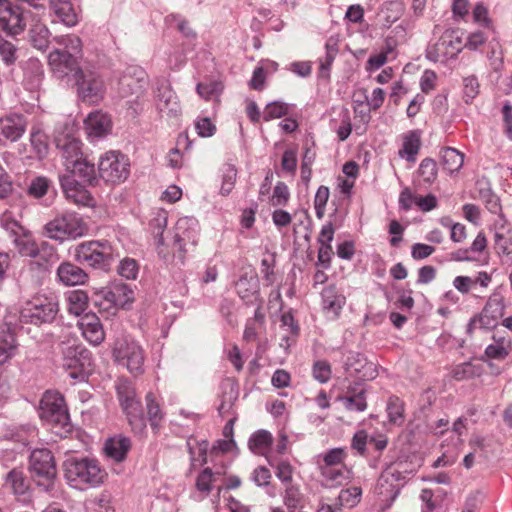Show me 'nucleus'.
Masks as SVG:
<instances>
[{"instance_id": "nucleus-1", "label": "nucleus", "mask_w": 512, "mask_h": 512, "mask_svg": "<svg viewBox=\"0 0 512 512\" xmlns=\"http://www.w3.org/2000/svg\"><path fill=\"white\" fill-rule=\"evenodd\" d=\"M65 478L71 486L87 489L102 485L107 471L94 458H70L64 462Z\"/></svg>"}, {"instance_id": "nucleus-2", "label": "nucleus", "mask_w": 512, "mask_h": 512, "mask_svg": "<svg viewBox=\"0 0 512 512\" xmlns=\"http://www.w3.org/2000/svg\"><path fill=\"white\" fill-rule=\"evenodd\" d=\"M39 416L55 434L64 437L71 431V421L64 397L56 391H46L40 401Z\"/></svg>"}, {"instance_id": "nucleus-3", "label": "nucleus", "mask_w": 512, "mask_h": 512, "mask_svg": "<svg viewBox=\"0 0 512 512\" xmlns=\"http://www.w3.org/2000/svg\"><path fill=\"white\" fill-rule=\"evenodd\" d=\"M58 311V299L54 294L37 293L24 303L20 310V317L26 323L40 325L51 323Z\"/></svg>"}, {"instance_id": "nucleus-4", "label": "nucleus", "mask_w": 512, "mask_h": 512, "mask_svg": "<svg viewBox=\"0 0 512 512\" xmlns=\"http://www.w3.org/2000/svg\"><path fill=\"white\" fill-rule=\"evenodd\" d=\"M116 392L129 425L134 433L141 434L146 427V421L134 385L127 379H119L116 383Z\"/></svg>"}, {"instance_id": "nucleus-5", "label": "nucleus", "mask_w": 512, "mask_h": 512, "mask_svg": "<svg viewBox=\"0 0 512 512\" xmlns=\"http://www.w3.org/2000/svg\"><path fill=\"white\" fill-rule=\"evenodd\" d=\"M29 470L32 479L45 491H50L54 486L57 469L54 456L48 449H35L29 458Z\"/></svg>"}, {"instance_id": "nucleus-6", "label": "nucleus", "mask_w": 512, "mask_h": 512, "mask_svg": "<svg viewBox=\"0 0 512 512\" xmlns=\"http://www.w3.org/2000/svg\"><path fill=\"white\" fill-rule=\"evenodd\" d=\"M74 258L80 264L107 269L113 260V249L108 241L83 242L76 246Z\"/></svg>"}, {"instance_id": "nucleus-7", "label": "nucleus", "mask_w": 512, "mask_h": 512, "mask_svg": "<svg viewBox=\"0 0 512 512\" xmlns=\"http://www.w3.org/2000/svg\"><path fill=\"white\" fill-rule=\"evenodd\" d=\"M404 483L405 477L397 467L390 465L383 470L375 487V493L380 499L379 512L391 507Z\"/></svg>"}, {"instance_id": "nucleus-8", "label": "nucleus", "mask_w": 512, "mask_h": 512, "mask_svg": "<svg viewBox=\"0 0 512 512\" xmlns=\"http://www.w3.org/2000/svg\"><path fill=\"white\" fill-rule=\"evenodd\" d=\"M98 171L99 177L106 183L119 184L128 178L130 162L123 153L108 151L100 157Z\"/></svg>"}, {"instance_id": "nucleus-9", "label": "nucleus", "mask_w": 512, "mask_h": 512, "mask_svg": "<svg viewBox=\"0 0 512 512\" xmlns=\"http://www.w3.org/2000/svg\"><path fill=\"white\" fill-rule=\"evenodd\" d=\"M79 98L88 104L100 103L106 92L105 84L101 76L92 70H77L75 77Z\"/></svg>"}, {"instance_id": "nucleus-10", "label": "nucleus", "mask_w": 512, "mask_h": 512, "mask_svg": "<svg viewBox=\"0 0 512 512\" xmlns=\"http://www.w3.org/2000/svg\"><path fill=\"white\" fill-rule=\"evenodd\" d=\"M45 232L51 239L63 241L67 238L81 237L86 226L75 214H65L56 217L45 225Z\"/></svg>"}, {"instance_id": "nucleus-11", "label": "nucleus", "mask_w": 512, "mask_h": 512, "mask_svg": "<svg viewBox=\"0 0 512 512\" xmlns=\"http://www.w3.org/2000/svg\"><path fill=\"white\" fill-rule=\"evenodd\" d=\"M113 354L118 364L130 373L141 374L144 365L143 349L133 340L119 339L115 342Z\"/></svg>"}, {"instance_id": "nucleus-12", "label": "nucleus", "mask_w": 512, "mask_h": 512, "mask_svg": "<svg viewBox=\"0 0 512 512\" xmlns=\"http://www.w3.org/2000/svg\"><path fill=\"white\" fill-rule=\"evenodd\" d=\"M23 9L9 0H0V29L9 35H19L25 30Z\"/></svg>"}, {"instance_id": "nucleus-13", "label": "nucleus", "mask_w": 512, "mask_h": 512, "mask_svg": "<svg viewBox=\"0 0 512 512\" xmlns=\"http://www.w3.org/2000/svg\"><path fill=\"white\" fill-rule=\"evenodd\" d=\"M146 72L140 67H129L119 79V94L123 98L139 97L147 86Z\"/></svg>"}, {"instance_id": "nucleus-14", "label": "nucleus", "mask_w": 512, "mask_h": 512, "mask_svg": "<svg viewBox=\"0 0 512 512\" xmlns=\"http://www.w3.org/2000/svg\"><path fill=\"white\" fill-rule=\"evenodd\" d=\"M504 298L500 294H492L486 305L484 306L479 317L473 318L469 324V330L476 322L485 329L493 328L497 325L498 320L504 315Z\"/></svg>"}, {"instance_id": "nucleus-15", "label": "nucleus", "mask_w": 512, "mask_h": 512, "mask_svg": "<svg viewBox=\"0 0 512 512\" xmlns=\"http://www.w3.org/2000/svg\"><path fill=\"white\" fill-rule=\"evenodd\" d=\"M60 184L66 198L77 205L92 206L94 199L90 192L72 175H61Z\"/></svg>"}, {"instance_id": "nucleus-16", "label": "nucleus", "mask_w": 512, "mask_h": 512, "mask_svg": "<svg viewBox=\"0 0 512 512\" xmlns=\"http://www.w3.org/2000/svg\"><path fill=\"white\" fill-rule=\"evenodd\" d=\"M48 62L53 72L59 77L66 76L72 72L75 73L76 77L77 70H82L79 67L76 55L72 54L70 51L55 49L50 52Z\"/></svg>"}, {"instance_id": "nucleus-17", "label": "nucleus", "mask_w": 512, "mask_h": 512, "mask_svg": "<svg viewBox=\"0 0 512 512\" xmlns=\"http://www.w3.org/2000/svg\"><path fill=\"white\" fill-rule=\"evenodd\" d=\"M156 97L157 108L160 113L165 114L168 117H176L180 114L181 106L176 94L172 91L168 82L163 81L158 85Z\"/></svg>"}, {"instance_id": "nucleus-18", "label": "nucleus", "mask_w": 512, "mask_h": 512, "mask_svg": "<svg viewBox=\"0 0 512 512\" xmlns=\"http://www.w3.org/2000/svg\"><path fill=\"white\" fill-rule=\"evenodd\" d=\"M27 121L23 115L11 114L0 118V133L11 142L19 140L26 131Z\"/></svg>"}, {"instance_id": "nucleus-19", "label": "nucleus", "mask_w": 512, "mask_h": 512, "mask_svg": "<svg viewBox=\"0 0 512 512\" xmlns=\"http://www.w3.org/2000/svg\"><path fill=\"white\" fill-rule=\"evenodd\" d=\"M197 226V221L192 218L184 217L177 221L174 243L178 245L179 250H183L187 243H197Z\"/></svg>"}, {"instance_id": "nucleus-20", "label": "nucleus", "mask_w": 512, "mask_h": 512, "mask_svg": "<svg viewBox=\"0 0 512 512\" xmlns=\"http://www.w3.org/2000/svg\"><path fill=\"white\" fill-rule=\"evenodd\" d=\"M494 248L504 264L512 266V229L502 225L494 234Z\"/></svg>"}, {"instance_id": "nucleus-21", "label": "nucleus", "mask_w": 512, "mask_h": 512, "mask_svg": "<svg viewBox=\"0 0 512 512\" xmlns=\"http://www.w3.org/2000/svg\"><path fill=\"white\" fill-rule=\"evenodd\" d=\"M82 335L92 344L99 345L104 340V331L95 314H85L79 321Z\"/></svg>"}, {"instance_id": "nucleus-22", "label": "nucleus", "mask_w": 512, "mask_h": 512, "mask_svg": "<svg viewBox=\"0 0 512 512\" xmlns=\"http://www.w3.org/2000/svg\"><path fill=\"white\" fill-rule=\"evenodd\" d=\"M345 370L351 376H357L359 379L373 377V365L368 363L365 356L360 353H350L345 361Z\"/></svg>"}, {"instance_id": "nucleus-23", "label": "nucleus", "mask_w": 512, "mask_h": 512, "mask_svg": "<svg viewBox=\"0 0 512 512\" xmlns=\"http://www.w3.org/2000/svg\"><path fill=\"white\" fill-rule=\"evenodd\" d=\"M57 148L61 151L66 169L83 158L81 142L75 138L64 137L56 140Z\"/></svg>"}, {"instance_id": "nucleus-24", "label": "nucleus", "mask_w": 512, "mask_h": 512, "mask_svg": "<svg viewBox=\"0 0 512 512\" xmlns=\"http://www.w3.org/2000/svg\"><path fill=\"white\" fill-rule=\"evenodd\" d=\"M59 280L67 286H75L84 284L87 279V273L79 266L64 262L57 269Z\"/></svg>"}, {"instance_id": "nucleus-25", "label": "nucleus", "mask_w": 512, "mask_h": 512, "mask_svg": "<svg viewBox=\"0 0 512 512\" xmlns=\"http://www.w3.org/2000/svg\"><path fill=\"white\" fill-rule=\"evenodd\" d=\"M131 448V441L128 437L117 435L109 438L104 446L105 454L115 462H122L126 459L127 453Z\"/></svg>"}, {"instance_id": "nucleus-26", "label": "nucleus", "mask_w": 512, "mask_h": 512, "mask_svg": "<svg viewBox=\"0 0 512 512\" xmlns=\"http://www.w3.org/2000/svg\"><path fill=\"white\" fill-rule=\"evenodd\" d=\"M323 309L332 314L334 318L338 317L346 299L337 291L335 285H329L323 289L322 293Z\"/></svg>"}, {"instance_id": "nucleus-27", "label": "nucleus", "mask_w": 512, "mask_h": 512, "mask_svg": "<svg viewBox=\"0 0 512 512\" xmlns=\"http://www.w3.org/2000/svg\"><path fill=\"white\" fill-rule=\"evenodd\" d=\"M104 298L113 306L123 308L134 301V292L127 284L117 283L110 287Z\"/></svg>"}, {"instance_id": "nucleus-28", "label": "nucleus", "mask_w": 512, "mask_h": 512, "mask_svg": "<svg viewBox=\"0 0 512 512\" xmlns=\"http://www.w3.org/2000/svg\"><path fill=\"white\" fill-rule=\"evenodd\" d=\"M236 291L246 304H256L261 299L259 294V281L256 277L242 276L236 282Z\"/></svg>"}, {"instance_id": "nucleus-29", "label": "nucleus", "mask_w": 512, "mask_h": 512, "mask_svg": "<svg viewBox=\"0 0 512 512\" xmlns=\"http://www.w3.org/2000/svg\"><path fill=\"white\" fill-rule=\"evenodd\" d=\"M111 121L108 115L102 112H93L85 120V128L90 137H102L110 129Z\"/></svg>"}, {"instance_id": "nucleus-30", "label": "nucleus", "mask_w": 512, "mask_h": 512, "mask_svg": "<svg viewBox=\"0 0 512 512\" xmlns=\"http://www.w3.org/2000/svg\"><path fill=\"white\" fill-rule=\"evenodd\" d=\"M5 485L14 495H25L30 490V481L24 471L14 468L9 471L5 478Z\"/></svg>"}, {"instance_id": "nucleus-31", "label": "nucleus", "mask_w": 512, "mask_h": 512, "mask_svg": "<svg viewBox=\"0 0 512 512\" xmlns=\"http://www.w3.org/2000/svg\"><path fill=\"white\" fill-rule=\"evenodd\" d=\"M66 171L69 173L68 175H72L74 178L78 176L90 185H95L98 182L94 164L89 163L84 158L69 166Z\"/></svg>"}, {"instance_id": "nucleus-32", "label": "nucleus", "mask_w": 512, "mask_h": 512, "mask_svg": "<svg viewBox=\"0 0 512 512\" xmlns=\"http://www.w3.org/2000/svg\"><path fill=\"white\" fill-rule=\"evenodd\" d=\"M64 357V366L67 368H77L84 366V360L88 358L89 352L79 345H64L62 348Z\"/></svg>"}, {"instance_id": "nucleus-33", "label": "nucleus", "mask_w": 512, "mask_h": 512, "mask_svg": "<svg viewBox=\"0 0 512 512\" xmlns=\"http://www.w3.org/2000/svg\"><path fill=\"white\" fill-rule=\"evenodd\" d=\"M50 8L57 17L67 26H74L77 23V16L70 0H49Z\"/></svg>"}, {"instance_id": "nucleus-34", "label": "nucleus", "mask_w": 512, "mask_h": 512, "mask_svg": "<svg viewBox=\"0 0 512 512\" xmlns=\"http://www.w3.org/2000/svg\"><path fill=\"white\" fill-rule=\"evenodd\" d=\"M320 471L327 487L342 485L348 478V470L345 466H320Z\"/></svg>"}, {"instance_id": "nucleus-35", "label": "nucleus", "mask_w": 512, "mask_h": 512, "mask_svg": "<svg viewBox=\"0 0 512 512\" xmlns=\"http://www.w3.org/2000/svg\"><path fill=\"white\" fill-rule=\"evenodd\" d=\"M420 146L421 140L419 133L417 131H410L404 136L402 149L399 151V155L401 157H406L409 162H415Z\"/></svg>"}, {"instance_id": "nucleus-36", "label": "nucleus", "mask_w": 512, "mask_h": 512, "mask_svg": "<svg viewBox=\"0 0 512 512\" xmlns=\"http://www.w3.org/2000/svg\"><path fill=\"white\" fill-rule=\"evenodd\" d=\"M442 165L449 173L457 172L464 163V154L455 148L446 147L441 152Z\"/></svg>"}, {"instance_id": "nucleus-37", "label": "nucleus", "mask_w": 512, "mask_h": 512, "mask_svg": "<svg viewBox=\"0 0 512 512\" xmlns=\"http://www.w3.org/2000/svg\"><path fill=\"white\" fill-rule=\"evenodd\" d=\"M452 43V35L445 34L435 45L428 48L427 58L435 62L446 61L449 59V45Z\"/></svg>"}, {"instance_id": "nucleus-38", "label": "nucleus", "mask_w": 512, "mask_h": 512, "mask_svg": "<svg viewBox=\"0 0 512 512\" xmlns=\"http://www.w3.org/2000/svg\"><path fill=\"white\" fill-rule=\"evenodd\" d=\"M338 39L330 37L325 44V56L320 59V71L322 75L329 76L331 65L339 52Z\"/></svg>"}, {"instance_id": "nucleus-39", "label": "nucleus", "mask_w": 512, "mask_h": 512, "mask_svg": "<svg viewBox=\"0 0 512 512\" xmlns=\"http://www.w3.org/2000/svg\"><path fill=\"white\" fill-rule=\"evenodd\" d=\"M17 350L15 335L10 332H3L0 336V364L13 357Z\"/></svg>"}, {"instance_id": "nucleus-40", "label": "nucleus", "mask_w": 512, "mask_h": 512, "mask_svg": "<svg viewBox=\"0 0 512 512\" xmlns=\"http://www.w3.org/2000/svg\"><path fill=\"white\" fill-rule=\"evenodd\" d=\"M223 392L221 396V403L218 406V411L221 415L227 414L234 402L238 397V392L234 383L226 382L222 386Z\"/></svg>"}, {"instance_id": "nucleus-41", "label": "nucleus", "mask_w": 512, "mask_h": 512, "mask_svg": "<svg viewBox=\"0 0 512 512\" xmlns=\"http://www.w3.org/2000/svg\"><path fill=\"white\" fill-rule=\"evenodd\" d=\"M88 296L82 290L70 292L68 296V311L75 316L81 315L87 308Z\"/></svg>"}, {"instance_id": "nucleus-42", "label": "nucleus", "mask_w": 512, "mask_h": 512, "mask_svg": "<svg viewBox=\"0 0 512 512\" xmlns=\"http://www.w3.org/2000/svg\"><path fill=\"white\" fill-rule=\"evenodd\" d=\"M404 12V6L399 1H390L384 4L381 9V15L383 17L384 24L390 27L395 23Z\"/></svg>"}, {"instance_id": "nucleus-43", "label": "nucleus", "mask_w": 512, "mask_h": 512, "mask_svg": "<svg viewBox=\"0 0 512 512\" xmlns=\"http://www.w3.org/2000/svg\"><path fill=\"white\" fill-rule=\"evenodd\" d=\"M50 31L41 24H35L30 30V38L33 46L39 50H45L48 47Z\"/></svg>"}, {"instance_id": "nucleus-44", "label": "nucleus", "mask_w": 512, "mask_h": 512, "mask_svg": "<svg viewBox=\"0 0 512 512\" xmlns=\"http://www.w3.org/2000/svg\"><path fill=\"white\" fill-rule=\"evenodd\" d=\"M53 40L60 45L61 50L70 51L72 54H80L82 51L81 39L73 34L55 36Z\"/></svg>"}, {"instance_id": "nucleus-45", "label": "nucleus", "mask_w": 512, "mask_h": 512, "mask_svg": "<svg viewBox=\"0 0 512 512\" xmlns=\"http://www.w3.org/2000/svg\"><path fill=\"white\" fill-rule=\"evenodd\" d=\"M418 173L422 177L423 181L431 184L437 179L438 167L437 163L432 158H425L421 161Z\"/></svg>"}, {"instance_id": "nucleus-46", "label": "nucleus", "mask_w": 512, "mask_h": 512, "mask_svg": "<svg viewBox=\"0 0 512 512\" xmlns=\"http://www.w3.org/2000/svg\"><path fill=\"white\" fill-rule=\"evenodd\" d=\"M479 374V369L470 362L456 365L451 371L452 377L457 381L468 380Z\"/></svg>"}, {"instance_id": "nucleus-47", "label": "nucleus", "mask_w": 512, "mask_h": 512, "mask_svg": "<svg viewBox=\"0 0 512 512\" xmlns=\"http://www.w3.org/2000/svg\"><path fill=\"white\" fill-rule=\"evenodd\" d=\"M404 405L403 402L395 396H392L388 400L387 413L389 421L394 424H400L403 421Z\"/></svg>"}, {"instance_id": "nucleus-48", "label": "nucleus", "mask_w": 512, "mask_h": 512, "mask_svg": "<svg viewBox=\"0 0 512 512\" xmlns=\"http://www.w3.org/2000/svg\"><path fill=\"white\" fill-rule=\"evenodd\" d=\"M2 227L14 238L25 235V229L13 218L10 212H5L0 218Z\"/></svg>"}, {"instance_id": "nucleus-49", "label": "nucleus", "mask_w": 512, "mask_h": 512, "mask_svg": "<svg viewBox=\"0 0 512 512\" xmlns=\"http://www.w3.org/2000/svg\"><path fill=\"white\" fill-rule=\"evenodd\" d=\"M509 354V343L504 339L495 341L485 349V355L490 359L503 360Z\"/></svg>"}, {"instance_id": "nucleus-50", "label": "nucleus", "mask_w": 512, "mask_h": 512, "mask_svg": "<svg viewBox=\"0 0 512 512\" xmlns=\"http://www.w3.org/2000/svg\"><path fill=\"white\" fill-rule=\"evenodd\" d=\"M146 407L151 426L156 428L159 421L162 419V414L159 404L156 402L155 396L151 392L146 395Z\"/></svg>"}, {"instance_id": "nucleus-51", "label": "nucleus", "mask_w": 512, "mask_h": 512, "mask_svg": "<svg viewBox=\"0 0 512 512\" xmlns=\"http://www.w3.org/2000/svg\"><path fill=\"white\" fill-rule=\"evenodd\" d=\"M362 490L360 487H351L341 490L338 496L340 505L354 507L360 501Z\"/></svg>"}, {"instance_id": "nucleus-52", "label": "nucleus", "mask_w": 512, "mask_h": 512, "mask_svg": "<svg viewBox=\"0 0 512 512\" xmlns=\"http://www.w3.org/2000/svg\"><path fill=\"white\" fill-rule=\"evenodd\" d=\"M301 501L302 494L299 488L292 484H288L286 486L284 494V504L286 505V507L290 511H293L300 506Z\"/></svg>"}, {"instance_id": "nucleus-53", "label": "nucleus", "mask_w": 512, "mask_h": 512, "mask_svg": "<svg viewBox=\"0 0 512 512\" xmlns=\"http://www.w3.org/2000/svg\"><path fill=\"white\" fill-rule=\"evenodd\" d=\"M272 443V436L265 430L256 432L249 440V447L253 451H261Z\"/></svg>"}, {"instance_id": "nucleus-54", "label": "nucleus", "mask_w": 512, "mask_h": 512, "mask_svg": "<svg viewBox=\"0 0 512 512\" xmlns=\"http://www.w3.org/2000/svg\"><path fill=\"white\" fill-rule=\"evenodd\" d=\"M237 178V170L234 166L228 165L223 173L222 184L220 188V193L223 196H227L231 193L235 186Z\"/></svg>"}, {"instance_id": "nucleus-55", "label": "nucleus", "mask_w": 512, "mask_h": 512, "mask_svg": "<svg viewBox=\"0 0 512 512\" xmlns=\"http://www.w3.org/2000/svg\"><path fill=\"white\" fill-rule=\"evenodd\" d=\"M16 46L0 36V56L6 65H12L17 59Z\"/></svg>"}, {"instance_id": "nucleus-56", "label": "nucleus", "mask_w": 512, "mask_h": 512, "mask_svg": "<svg viewBox=\"0 0 512 512\" xmlns=\"http://www.w3.org/2000/svg\"><path fill=\"white\" fill-rule=\"evenodd\" d=\"M337 401L342 402L348 411L362 412L367 408L366 397L338 396Z\"/></svg>"}, {"instance_id": "nucleus-57", "label": "nucleus", "mask_w": 512, "mask_h": 512, "mask_svg": "<svg viewBox=\"0 0 512 512\" xmlns=\"http://www.w3.org/2000/svg\"><path fill=\"white\" fill-rule=\"evenodd\" d=\"M288 113V105L283 102H272L268 104L263 112V119L269 121L274 118H280Z\"/></svg>"}, {"instance_id": "nucleus-58", "label": "nucleus", "mask_w": 512, "mask_h": 512, "mask_svg": "<svg viewBox=\"0 0 512 512\" xmlns=\"http://www.w3.org/2000/svg\"><path fill=\"white\" fill-rule=\"evenodd\" d=\"M30 142L35 152L39 156H43L47 152V136L41 130H32L30 136Z\"/></svg>"}, {"instance_id": "nucleus-59", "label": "nucleus", "mask_w": 512, "mask_h": 512, "mask_svg": "<svg viewBox=\"0 0 512 512\" xmlns=\"http://www.w3.org/2000/svg\"><path fill=\"white\" fill-rule=\"evenodd\" d=\"M329 188L326 186H320L316 192L314 199V208L316 216L322 218L325 213V206L329 199Z\"/></svg>"}, {"instance_id": "nucleus-60", "label": "nucleus", "mask_w": 512, "mask_h": 512, "mask_svg": "<svg viewBox=\"0 0 512 512\" xmlns=\"http://www.w3.org/2000/svg\"><path fill=\"white\" fill-rule=\"evenodd\" d=\"M49 188V180L46 177H36L29 185L28 193L35 198L43 197Z\"/></svg>"}, {"instance_id": "nucleus-61", "label": "nucleus", "mask_w": 512, "mask_h": 512, "mask_svg": "<svg viewBox=\"0 0 512 512\" xmlns=\"http://www.w3.org/2000/svg\"><path fill=\"white\" fill-rule=\"evenodd\" d=\"M346 456L344 449L342 448H333L329 450L323 456V464L320 466H344L343 460Z\"/></svg>"}, {"instance_id": "nucleus-62", "label": "nucleus", "mask_w": 512, "mask_h": 512, "mask_svg": "<svg viewBox=\"0 0 512 512\" xmlns=\"http://www.w3.org/2000/svg\"><path fill=\"white\" fill-rule=\"evenodd\" d=\"M13 242L15 243L18 251L23 256L35 257L38 254V249L35 244L29 239L21 236L19 238H14Z\"/></svg>"}, {"instance_id": "nucleus-63", "label": "nucleus", "mask_w": 512, "mask_h": 512, "mask_svg": "<svg viewBox=\"0 0 512 512\" xmlns=\"http://www.w3.org/2000/svg\"><path fill=\"white\" fill-rule=\"evenodd\" d=\"M313 376L320 383H326L331 378V367L327 361H317L313 365Z\"/></svg>"}, {"instance_id": "nucleus-64", "label": "nucleus", "mask_w": 512, "mask_h": 512, "mask_svg": "<svg viewBox=\"0 0 512 512\" xmlns=\"http://www.w3.org/2000/svg\"><path fill=\"white\" fill-rule=\"evenodd\" d=\"M119 274L126 279H135L138 273V265L134 259L126 258L120 262Z\"/></svg>"}]
</instances>
